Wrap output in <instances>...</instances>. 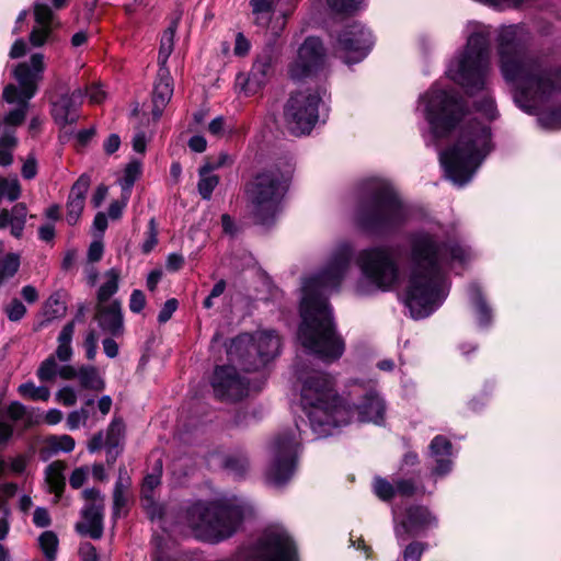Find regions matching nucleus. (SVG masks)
<instances>
[{"label": "nucleus", "instance_id": "obj_1", "mask_svg": "<svg viewBox=\"0 0 561 561\" xmlns=\"http://www.w3.org/2000/svg\"><path fill=\"white\" fill-rule=\"evenodd\" d=\"M352 256L351 245H339L325 265L302 285V322L298 340L306 350L325 362L339 359L345 350L344 341L336 334L327 294L340 286L350 270Z\"/></svg>", "mask_w": 561, "mask_h": 561}, {"label": "nucleus", "instance_id": "obj_2", "mask_svg": "<svg viewBox=\"0 0 561 561\" xmlns=\"http://www.w3.org/2000/svg\"><path fill=\"white\" fill-rule=\"evenodd\" d=\"M470 259L459 244H440L430 234H417L412 242V271L405 289V305L413 318L430 316L446 298L444 268L450 261Z\"/></svg>", "mask_w": 561, "mask_h": 561}, {"label": "nucleus", "instance_id": "obj_3", "mask_svg": "<svg viewBox=\"0 0 561 561\" xmlns=\"http://www.w3.org/2000/svg\"><path fill=\"white\" fill-rule=\"evenodd\" d=\"M529 38L522 25L504 26L497 37L501 70L519 93L516 102L520 98L542 100L561 88V71L543 69L538 58L526 51Z\"/></svg>", "mask_w": 561, "mask_h": 561}, {"label": "nucleus", "instance_id": "obj_4", "mask_svg": "<svg viewBox=\"0 0 561 561\" xmlns=\"http://www.w3.org/2000/svg\"><path fill=\"white\" fill-rule=\"evenodd\" d=\"M301 404L307 414L313 439L332 434L335 426L351 421V409L337 401L332 379L324 373L313 371L304 380Z\"/></svg>", "mask_w": 561, "mask_h": 561}, {"label": "nucleus", "instance_id": "obj_5", "mask_svg": "<svg viewBox=\"0 0 561 561\" xmlns=\"http://www.w3.org/2000/svg\"><path fill=\"white\" fill-rule=\"evenodd\" d=\"M491 133L480 123L461 128L457 142L439 153L447 178L456 185L468 183L489 152Z\"/></svg>", "mask_w": 561, "mask_h": 561}, {"label": "nucleus", "instance_id": "obj_6", "mask_svg": "<svg viewBox=\"0 0 561 561\" xmlns=\"http://www.w3.org/2000/svg\"><path fill=\"white\" fill-rule=\"evenodd\" d=\"M356 216L358 224L365 229H390L407 218V210L397 194L381 180L371 179L364 182Z\"/></svg>", "mask_w": 561, "mask_h": 561}, {"label": "nucleus", "instance_id": "obj_7", "mask_svg": "<svg viewBox=\"0 0 561 561\" xmlns=\"http://www.w3.org/2000/svg\"><path fill=\"white\" fill-rule=\"evenodd\" d=\"M463 54L454 60L447 70L448 77L473 93L485 87L490 70V27L480 23H470Z\"/></svg>", "mask_w": 561, "mask_h": 561}, {"label": "nucleus", "instance_id": "obj_8", "mask_svg": "<svg viewBox=\"0 0 561 561\" xmlns=\"http://www.w3.org/2000/svg\"><path fill=\"white\" fill-rule=\"evenodd\" d=\"M244 517V506L237 502H197L186 514L194 535L217 542L234 534Z\"/></svg>", "mask_w": 561, "mask_h": 561}, {"label": "nucleus", "instance_id": "obj_9", "mask_svg": "<svg viewBox=\"0 0 561 561\" xmlns=\"http://www.w3.org/2000/svg\"><path fill=\"white\" fill-rule=\"evenodd\" d=\"M45 61L42 53L33 54L28 61L20 62L13 69V77L20 84L21 90L19 91L13 84H8L3 89V100L9 104H16V107L4 117V123L8 126H18L23 123L28 101L35 95L37 85L43 79Z\"/></svg>", "mask_w": 561, "mask_h": 561}, {"label": "nucleus", "instance_id": "obj_10", "mask_svg": "<svg viewBox=\"0 0 561 561\" xmlns=\"http://www.w3.org/2000/svg\"><path fill=\"white\" fill-rule=\"evenodd\" d=\"M280 347L278 335L274 331L243 333L234 337L229 347L231 360L240 362L245 370H256L274 358Z\"/></svg>", "mask_w": 561, "mask_h": 561}, {"label": "nucleus", "instance_id": "obj_11", "mask_svg": "<svg viewBox=\"0 0 561 561\" xmlns=\"http://www.w3.org/2000/svg\"><path fill=\"white\" fill-rule=\"evenodd\" d=\"M284 191L278 174L273 171L259 173L249 183L247 195L255 224L266 226L274 221Z\"/></svg>", "mask_w": 561, "mask_h": 561}, {"label": "nucleus", "instance_id": "obj_12", "mask_svg": "<svg viewBox=\"0 0 561 561\" xmlns=\"http://www.w3.org/2000/svg\"><path fill=\"white\" fill-rule=\"evenodd\" d=\"M425 118L437 138L449 134L465 115L463 104L453 94L434 85L422 96Z\"/></svg>", "mask_w": 561, "mask_h": 561}, {"label": "nucleus", "instance_id": "obj_13", "mask_svg": "<svg viewBox=\"0 0 561 561\" xmlns=\"http://www.w3.org/2000/svg\"><path fill=\"white\" fill-rule=\"evenodd\" d=\"M300 424L297 422L294 430L279 433L271 444V463L266 471L268 482L274 485H282L294 473L296 468V456L304 439Z\"/></svg>", "mask_w": 561, "mask_h": 561}, {"label": "nucleus", "instance_id": "obj_14", "mask_svg": "<svg viewBox=\"0 0 561 561\" xmlns=\"http://www.w3.org/2000/svg\"><path fill=\"white\" fill-rule=\"evenodd\" d=\"M357 263L363 276L375 289L389 290L399 279L398 262L390 248L365 249L359 252Z\"/></svg>", "mask_w": 561, "mask_h": 561}, {"label": "nucleus", "instance_id": "obj_15", "mask_svg": "<svg viewBox=\"0 0 561 561\" xmlns=\"http://www.w3.org/2000/svg\"><path fill=\"white\" fill-rule=\"evenodd\" d=\"M320 102L321 96L311 89L291 93L284 110L286 127L290 134L301 136L312 130L318 122Z\"/></svg>", "mask_w": 561, "mask_h": 561}, {"label": "nucleus", "instance_id": "obj_16", "mask_svg": "<svg viewBox=\"0 0 561 561\" xmlns=\"http://www.w3.org/2000/svg\"><path fill=\"white\" fill-rule=\"evenodd\" d=\"M248 561H297V550L288 533L268 528L247 553Z\"/></svg>", "mask_w": 561, "mask_h": 561}, {"label": "nucleus", "instance_id": "obj_17", "mask_svg": "<svg viewBox=\"0 0 561 561\" xmlns=\"http://www.w3.org/2000/svg\"><path fill=\"white\" fill-rule=\"evenodd\" d=\"M373 46L369 31L358 23L347 26L339 36L336 45L337 56L347 65L362 61Z\"/></svg>", "mask_w": 561, "mask_h": 561}, {"label": "nucleus", "instance_id": "obj_18", "mask_svg": "<svg viewBox=\"0 0 561 561\" xmlns=\"http://www.w3.org/2000/svg\"><path fill=\"white\" fill-rule=\"evenodd\" d=\"M277 61V51L273 45L265 46L256 56L248 76L239 75L237 85L247 94H255L272 78L274 65Z\"/></svg>", "mask_w": 561, "mask_h": 561}, {"label": "nucleus", "instance_id": "obj_19", "mask_svg": "<svg viewBox=\"0 0 561 561\" xmlns=\"http://www.w3.org/2000/svg\"><path fill=\"white\" fill-rule=\"evenodd\" d=\"M324 48L317 37H308L298 49L297 57L288 67V75L300 81L317 73L324 65Z\"/></svg>", "mask_w": 561, "mask_h": 561}, {"label": "nucleus", "instance_id": "obj_20", "mask_svg": "<svg viewBox=\"0 0 561 561\" xmlns=\"http://www.w3.org/2000/svg\"><path fill=\"white\" fill-rule=\"evenodd\" d=\"M215 396L222 401H237L248 394V383L233 366H219L211 379Z\"/></svg>", "mask_w": 561, "mask_h": 561}, {"label": "nucleus", "instance_id": "obj_21", "mask_svg": "<svg viewBox=\"0 0 561 561\" xmlns=\"http://www.w3.org/2000/svg\"><path fill=\"white\" fill-rule=\"evenodd\" d=\"M34 25L28 35L30 44L37 48L54 39V32L60 26V21L53 9L42 2L33 4Z\"/></svg>", "mask_w": 561, "mask_h": 561}, {"label": "nucleus", "instance_id": "obj_22", "mask_svg": "<svg viewBox=\"0 0 561 561\" xmlns=\"http://www.w3.org/2000/svg\"><path fill=\"white\" fill-rule=\"evenodd\" d=\"M82 495L91 503L82 510L81 520L77 523L76 529L82 536L100 539L103 535V511L101 504H95V501H101L100 491L93 488L85 489Z\"/></svg>", "mask_w": 561, "mask_h": 561}, {"label": "nucleus", "instance_id": "obj_23", "mask_svg": "<svg viewBox=\"0 0 561 561\" xmlns=\"http://www.w3.org/2000/svg\"><path fill=\"white\" fill-rule=\"evenodd\" d=\"M435 524L436 518L426 507L413 506L407 510L405 518L394 526V533L397 538L405 539L407 535L415 536Z\"/></svg>", "mask_w": 561, "mask_h": 561}, {"label": "nucleus", "instance_id": "obj_24", "mask_svg": "<svg viewBox=\"0 0 561 561\" xmlns=\"http://www.w3.org/2000/svg\"><path fill=\"white\" fill-rule=\"evenodd\" d=\"M91 179L88 174H82L70 190L67 202L66 220L69 225H76L84 208L85 194L90 187Z\"/></svg>", "mask_w": 561, "mask_h": 561}, {"label": "nucleus", "instance_id": "obj_25", "mask_svg": "<svg viewBox=\"0 0 561 561\" xmlns=\"http://www.w3.org/2000/svg\"><path fill=\"white\" fill-rule=\"evenodd\" d=\"M82 102L81 92L73 91L70 94L62 95L53 105V116L57 124L67 125L75 123L78 117V108Z\"/></svg>", "mask_w": 561, "mask_h": 561}, {"label": "nucleus", "instance_id": "obj_26", "mask_svg": "<svg viewBox=\"0 0 561 561\" xmlns=\"http://www.w3.org/2000/svg\"><path fill=\"white\" fill-rule=\"evenodd\" d=\"M172 94L173 84L170 72L168 68H160L152 92V114L156 118H159L162 115V112L171 100Z\"/></svg>", "mask_w": 561, "mask_h": 561}, {"label": "nucleus", "instance_id": "obj_27", "mask_svg": "<svg viewBox=\"0 0 561 561\" xmlns=\"http://www.w3.org/2000/svg\"><path fill=\"white\" fill-rule=\"evenodd\" d=\"M385 403L375 390H369L363 401L356 407L359 422L380 424L385 416Z\"/></svg>", "mask_w": 561, "mask_h": 561}, {"label": "nucleus", "instance_id": "obj_28", "mask_svg": "<svg viewBox=\"0 0 561 561\" xmlns=\"http://www.w3.org/2000/svg\"><path fill=\"white\" fill-rule=\"evenodd\" d=\"M430 453L434 458L436 466L433 470L435 474L444 476L451 470V443L443 435H437L430 444Z\"/></svg>", "mask_w": 561, "mask_h": 561}, {"label": "nucleus", "instance_id": "obj_29", "mask_svg": "<svg viewBox=\"0 0 561 561\" xmlns=\"http://www.w3.org/2000/svg\"><path fill=\"white\" fill-rule=\"evenodd\" d=\"M27 217V208L25 204H15L11 210L2 209L0 211V229L10 228L13 237L20 238L23 234Z\"/></svg>", "mask_w": 561, "mask_h": 561}, {"label": "nucleus", "instance_id": "obj_30", "mask_svg": "<svg viewBox=\"0 0 561 561\" xmlns=\"http://www.w3.org/2000/svg\"><path fill=\"white\" fill-rule=\"evenodd\" d=\"M107 462L115 460L123 451L125 444V423L114 417L107 428Z\"/></svg>", "mask_w": 561, "mask_h": 561}, {"label": "nucleus", "instance_id": "obj_31", "mask_svg": "<svg viewBox=\"0 0 561 561\" xmlns=\"http://www.w3.org/2000/svg\"><path fill=\"white\" fill-rule=\"evenodd\" d=\"M142 172L141 162L131 159L122 170L114 173L115 184L121 188V193L131 195V188Z\"/></svg>", "mask_w": 561, "mask_h": 561}, {"label": "nucleus", "instance_id": "obj_32", "mask_svg": "<svg viewBox=\"0 0 561 561\" xmlns=\"http://www.w3.org/2000/svg\"><path fill=\"white\" fill-rule=\"evenodd\" d=\"M90 478L93 481H102L105 478L104 466L94 463L91 467L81 466L76 468L69 477V484L72 489H80Z\"/></svg>", "mask_w": 561, "mask_h": 561}, {"label": "nucleus", "instance_id": "obj_33", "mask_svg": "<svg viewBox=\"0 0 561 561\" xmlns=\"http://www.w3.org/2000/svg\"><path fill=\"white\" fill-rule=\"evenodd\" d=\"M130 486V478L125 468L119 469L118 479L115 483L113 492V516L119 517L122 510L128 501V490Z\"/></svg>", "mask_w": 561, "mask_h": 561}, {"label": "nucleus", "instance_id": "obj_34", "mask_svg": "<svg viewBox=\"0 0 561 561\" xmlns=\"http://www.w3.org/2000/svg\"><path fill=\"white\" fill-rule=\"evenodd\" d=\"M66 463L57 460L47 466L45 470V480L48 484L49 491L55 493L56 497L59 499L65 489V476L64 471Z\"/></svg>", "mask_w": 561, "mask_h": 561}, {"label": "nucleus", "instance_id": "obj_35", "mask_svg": "<svg viewBox=\"0 0 561 561\" xmlns=\"http://www.w3.org/2000/svg\"><path fill=\"white\" fill-rule=\"evenodd\" d=\"M179 20H173L170 25L164 30L161 41L160 48L158 55V64L160 68H167V61L174 48V36L176 33Z\"/></svg>", "mask_w": 561, "mask_h": 561}, {"label": "nucleus", "instance_id": "obj_36", "mask_svg": "<svg viewBox=\"0 0 561 561\" xmlns=\"http://www.w3.org/2000/svg\"><path fill=\"white\" fill-rule=\"evenodd\" d=\"M125 331L122 306L118 301L107 302V335L113 337L123 336Z\"/></svg>", "mask_w": 561, "mask_h": 561}, {"label": "nucleus", "instance_id": "obj_37", "mask_svg": "<svg viewBox=\"0 0 561 561\" xmlns=\"http://www.w3.org/2000/svg\"><path fill=\"white\" fill-rule=\"evenodd\" d=\"M469 294H470V299L476 307L480 324L481 325L489 324L491 321V318H492L491 309L486 305L479 285L471 284L469 287Z\"/></svg>", "mask_w": 561, "mask_h": 561}, {"label": "nucleus", "instance_id": "obj_38", "mask_svg": "<svg viewBox=\"0 0 561 561\" xmlns=\"http://www.w3.org/2000/svg\"><path fill=\"white\" fill-rule=\"evenodd\" d=\"M18 145L14 131L5 130L0 138V165L9 167L13 162L12 152Z\"/></svg>", "mask_w": 561, "mask_h": 561}, {"label": "nucleus", "instance_id": "obj_39", "mask_svg": "<svg viewBox=\"0 0 561 561\" xmlns=\"http://www.w3.org/2000/svg\"><path fill=\"white\" fill-rule=\"evenodd\" d=\"M211 170L205 164L199 169L198 193L204 199H210L213 191L219 183L217 175L210 174Z\"/></svg>", "mask_w": 561, "mask_h": 561}, {"label": "nucleus", "instance_id": "obj_40", "mask_svg": "<svg viewBox=\"0 0 561 561\" xmlns=\"http://www.w3.org/2000/svg\"><path fill=\"white\" fill-rule=\"evenodd\" d=\"M252 13L255 16V23L260 25H266L273 12L272 0H251Z\"/></svg>", "mask_w": 561, "mask_h": 561}, {"label": "nucleus", "instance_id": "obj_41", "mask_svg": "<svg viewBox=\"0 0 561 561\" xmlns=\"http://www.w3.org/2000/svg\"><path fill=\"white\" fill-rule=\"evenodd\" d=\"M21 196V185L16 176H0V201L2 198L14 202Z\"/></svg>", "mask_w": 561, "mask_h": 561}, {"label": "nucleus", "instance_id": "obj_42", "mask_svg": "<svg viewBox=\"0 0 561 561\" xmlns=\"http://www.w3.org/2000/svg\"><path fill=\"white\" fill-rule=\"evenodd\" d=\"M47 447L51 453H70L73 450L76 443L75 439L69 435H53L46 439Z\"/></svg>", "mask_w": 561, "mask_h": 561}, {"label": "nucleus", "instance_id": "obj_43", "mask_svg": "<svg viewBox=\"0 0 561 561\" xmlns=\"http://www.w3.org/2000/svg\"><path fill=\"white\" fill-rule=\"evenodd\" d=\"M19 393L34 401H47L50 397V392L46 387H37L34 382H25L19 386Z\"/></svg>", "mask_w": 561, "mask_h": 561}, {"label": "nucleus", "instance_id": "obj_44", "mask_svg": "<svg viewBox=\"0 0 561 561\" xmlns=\"http://www.w3.org/2000/svg\"><path fill=\"white\" fill-rule=\"evenodd\" d=\"M78 377L83 388L91 390H101L103 388V380L93 367L82 368Z\"/></svg>", "mask_w": 561, "mask_h": 561}, {"label": "nucleus", "instance_id": "obj_45", "mask_svg": "<svg viewBox=\"0 0 561 561\" xmlns=\"http://www.w3.org/2000/svg\"><path fill=\"white\" fill-rule=\"evenodd\" d=\"M39 547L47 561H54L58 548V538L53 531H45L39 536Z\"/></svg>", "mask_w": 561, "mask_h": 561}, {"label": "nucleus", "instance_id": "obj_46", "mask_svg": "<svg viewBox=\"0 0 561 561\" xmlns=\"http://www.w3.org/2000/svg\"><path fill=\"white\" fill-rule=\"evenodd\" d=\"M20 257L15 253L8 254L2 262H0V284L12 277L19 270Z\"/></svg>", "mask_w": 561, "mask_h": 561}, {"label": "nucleus", "instance_id": "obj_47", "mask_svg": "<svg viewBox=\"0 0 561 561\" xmlns=\"http://www.w3.org/2000/svg\"><path fill=\"white\" fill-rule=\"evenodd\" d=\"M129 198L130 195L127 193H121L118 198L113 199L107 207V220H118L122 217Z\"/></svg>", "mask_w": 561, "mask_h": 561}, {"label": "nucleus", "instance_id": "obj_48", "mask_svg": "<svg viewBox=\"0 0 561 561\" xmlns=\"http://www.w3.org/2000/svg\"><path fill=\"white\" fill-rule=\"evenodd\" d=\"M65 311L64 304L54 296L49 297L44 305V316L48 321L62 317Z\"/></svg>", "mask_w": 561, "mask_h": 561}, {"label": "nucleus", "instance_id": "obj_49", "mask_svg": "<svg viewBox=\"0 0 561 561\" xmlns=\"http://www.w3.org/2000/svg\"><path fill=\"white\" fill-rule=\"evenodd\" d=\"M158 243V227L154 218H151L148 224V231L146 232V239L141 244V251L145 254L150 253Z\"/></svg>", "mask_w": 561, "mask_h": 561}, {"label": "nucleus", "instance_id": "obj_50", "mask_svg": "<svg viewBox=\"0 0 561 561\" xmlns=\"http://www.w3.org/2000/svg\"><path fill=\"white\" fill-rule=\"evenodd\" d=\"M161 483V476L158 472H151L148 473L145 479L141 486V499H149L153 497V491L157 486H159Z\"/></svg>", "mask_w": 561, "mask_h": 561}, {"label": "nucleus", "instance_id": "obj_51", "mask_svg": "<svg viewBox=\"0 0 561 561\" xmlns=\"http://www.w3.org/2000/svg\"><path fill=\"white\" fill-rule=\"evenodd\" d=\"M58 373V365L53 356L45 359L37 370V377L42 381L54 379Z\"/></svg>", "mask_w": 561, "mask_h": 561}, {"label": "nucleus", "instance_id": "obj_52", "mask_svg": "<svg viewBox=\"0 0 561 561\" xmlns=\"http://www.w3.org/2000/svg\"><path fill=\"white\" fill-rule=\"evenodd\" d=\"M539 124L548 129L561 128V110L549 111L540 114Z\"/></svg>", "mask_w": 561, "mask_h": 561}, {"label": "nucleus", "instance_id": "obj_53", "mask_svg": "<svg viewBox=\"0 0 561 561\" xmlns=\"http://www.w3.org/2000/svg\"><path fill=\"white\" fill-rule=\"evenodd\" d=\"M4 312L12 322L20 321L26 313V307L19 300H11L5 307Z\"/></svg>", "mask_w": 561, "mask_h": 561}, {"label": "nucleus", "instance_id": "obj_54", "mask_svg": "<svg viewBox=\"0 0 561 561\" xmlns=\"http://www.w3.org/2000/svg\"><path fill=\"white\" fill-rule=\"evenodd\" d=\"M225 467L236 474H242L248 469L249 461L243 455L230 456L225 460Z\"/></svg>", "mask_w": 561, "mask_h": 561}, {"label": "nucleus", "instance_id": "obj_55", "mask_svg": "<svg viewBox=\"0 0 561 561\" xmlns=\"http://www.w3.org/2000/svg\"><path fill=\"white\" fill-rule=\"evenodd\" d=\"M375 493L383 501H388L396 495V488L387 480L378 478L374 483Z\"/></svg>", "mask_w": 561, "mask_h": 561}, {"label": "nucleus", "instance_id": "obj_56", "mask_svg": "<svg viewBox=\"0 0 561 561\" xmlns=\"http://www.w3.org/2000/svg\"><path fill=\"white\" fill-rule=\"evenodd\" d=\"M363 0H327L329 7L339 13H350L355 11Z\"/></svg>", "mask_w": 561, "mask_h": 561}, {"label": "nucleus", "instance_id": "obj_57", "mask_svg": "<svg viewBox=\"0 0 561 561\" xmlns=\"http://www.w3.org/2000/svg\"><path fill=\"white\" fill-rule=\"evenodd\" d=\"M425 549L426 545L423 542H411L403 551V561H421V557Z\"/></svg>", "mask_w": 561, "mask_h": 561}, {"label": "nucleus", "instance_id": "obj_58", "mask_svg": "<svg viewBox=\"0 0 561 561\" xmlns=\"http://www.w3.org/2000/svg\"><path fill=\"white\" fill-rule=\"evenodd\" d=\"M103 252H104V248H103V243L101 240H94L89 249H88V253H87V260L84 262V264H96L98 262L101 261L102 256H103Z\"/></svg>", "mask_w": 561, "mask_h": 561}, {"label": "nucleus", "instance_id": "obj_59", "mask_svg": "<svg viewBox=\"0 0 561 561\" xmlns=\"http://www.w3.org/2000/svg\"><path fill=\"white\" fill-rule=\"evenodd\" d=\"M396 493L403 496H411L415 493L416 486L411 479H399L394 483Z\"/></svg>", "mask_w": 561, "mask_h": 561}, {"label": "nucleus", "instance_id": "obj_60", "mask_svg": "<svg viewBox=\"0 0 561 561\" xmlns=\"http://www.w3.org/2000/svg\"><path fill=\"white\" fill-rule=\"evenodd\" d=\"M178 305L179 304L175 298L168 299L158 314V321L164 323L170 320L174 311L178 309Z\"/></svg>", "mask_w": 561, "mask_h": 561}, {"label": "nucleus", "instance_id": "obj_61", "mask_svg": "<svg viewBox=\"0 0 561 561\" xmlns=\"http://www.w3.org/2000/svg\"><path fill=\"white\" fill-rule=\"evenodd\" d=\"M145 305H146V297H145L144 293L139 289H135L130 296L129 309L133 312L138 313L145 308Z\"/></svg>", "mask_w": 561, "mask_h": 561}, {"label": "nucleus", "instance_id": "obj_62", "mask_svg": "<svg viewBox=\"0 0 561 561\" xmlns=\"http://www.w3.org/2000/svg\"><path fill=\"white\" fill-rule=\"evenodd\" d=\"M83 274L85 283L91 287L98 284L101 275L99 268L93 263L83 265Z\"/></svg>", "mask_w": 561, "mask_h": 561}, {"label": "nucleus", "instance_id": "obj_63", "mask_svg": "<svg viewBox=\"0 0 561 561\" xmlns=\"http://www.w3.org/2000/svg\"><path fill=\"white\" fill-rule=\"evenodd\" d=\"M57 400L64 405L71 407L77 401L76 391L70 387H64L57 392Z\"/></svg>", "mask_w": 561, "mask_h": 561}, {"label": "nucleus", "instance_id": "obj_64", "mask_svg": "<svg viewBox=\"0 0 561 561\" xmlns=\"http://www.w3.org/2000/svg\"><path fill=\"white\" fill-rule=\"evenodd\" d=\"M22 176L26 180H31L36 176L37 174V162L35 158L31 154L28 156L23 165H22Z\"/></svg>", "mask_w": 561, "mask_h": 561}]
</instances>
